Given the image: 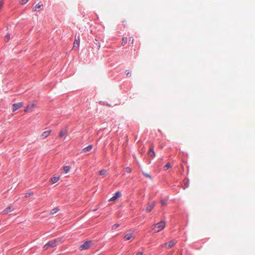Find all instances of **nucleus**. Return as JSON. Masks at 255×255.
Wrapping results in <instances>:
<instances>
[{"instance_id": "f03ea898", "label": "nucleus", "mask_w": 255, "mask_h": 255, "mask_svg": "<svg viewBox=\"0 0 255 255\" xmlns=\"http://www.w3.org/2000/svg\"><path fill=\"white\" fill-rule=\"evenodd\" d=\"M57 245V242L56 240H54L52 241H49L48 243H47L44 246L43 248L45 250H48L49 248L55 247Z\"/></svg>"}, {"instance_id": "393cba45", "label": "nucleus", "mask_w": 255, "mask_h": 255, "mask_svg": "<svg viewBox=\"0 0 255 255\" xmlns=\"http://www.w3.org/2000/svg\"><path fill=\"white\" fill-rule=\"evenodd\" d=\"M33 194V192H29V193H26L25 194V197L26 198H27V197H29V196L32 195Z\"/></svg>"}, {"instance_id": "7c9ffc66", "label": "nucleus", "mask_w": 255, "mask_h": 255, "mask_svg": "<svg viewBox=\"0 0 255 255\" xmlns=\"http://www.w3.org/2000/svg\"><path fill=\"white\" fill-rule=\"evenodd\" d=\"M143 174H144V175L145 177H147V178H149V179H151V176H150L149 174H148V173H143Z\"/></svg>"}, {"instance_id": "c85d7f7f", "label": "nucleus", "mask_w": 255, "mask_h": 255, "mask_svg": "<svg viewBox=\"0 0 255 255\" xmlns=\"http://www.w3.org/2000/svg\"><path fill=\"white\" fill-rule=\"evenodd\" d=\"M129 42H130L131 44H133L134 42V38L132 37H129Z\"/></svg>"}, {"instance_id": "a211bd4d", "label": "nucleus", "mask_w": 255, "mask_h": 255, "mask_svg": "<svg viewBox=\"0 0 255 255\" xmlns=\"http://www.w3.org/2000/svg\"><path fill=\"white\" fill-rule=\"evenodd\" d=\"M71 169V167L70 166H65L63 167V170L65 173H68Z\"/></svg>"}, {"instance_id": "473e14b6", "label": "nucleus", "mask_w": 255, "mask_h": 255, "mask_svg": "<svg viewBox=\"0 0 255 255\" xmlns=\"http://www.w3.org/2000/svg\"><path fill=\"white\" fill-rule=\"evenodd\" d=\"M136 255H143V254L142 252H138Z\"/></svg>"}, {"instance_id": "f257e3e1", "label": "nucleus", "mask_w": 255, "mask_h": 255, "mask_svg": "<svg viewBox=\"0 0 255 255\" xmlns=\"http://www.w3.org/2000/svg\"><path fill=\"white\" fill-rule=\"evenodd\" d=\"M165 227V222L162 221L152 226V230L154 233H157L162 231Z\"/></svg>"}, {"instance_id": "5701e85b", "label": "nucleus", "mask_w": 255, "mask_h": 255, "mask_svg": "<svg viewBox=\"0 0 255 255\" xmlns=\"http://www.w3.org/2000/svg\"><path fill=\"white\" fill-rule=\"evenodd\" d=\"M125 171L127 173H130L131 172V169L129 167H127L125 169Z\"/></svg>"}, {"instance_id": "72a5a7b5", "label": "nucleus", "mask_w": 255, "mask_h": 255, "mask_svg": "<svg viewBox=\"0 0 255 255\" xmlns=\"http://www.w3.org/2000/svg\"><path fill=\"white\" fill-rule=\"evenodd\" d=\"M97 46H98V49H99V48H100V43H98Z\"/></svg>"}, {"instance_id": "dca6fc26", "label": "nucleus", "mask_w": 255, "mask_h": 255, "mask_svg": "<svg viewBox=\"0 0 255 255\" xmlns=\"http://www.w3.org/2000/svg\"><path fill=\"white\" fill-rule=\"evenodd\" d=\"M93 147V146L92 145H88V146L85 147L83 149V151L84 152V153H86L88 151H89L90 150H91L92 149Z\"/></svg>"}, {"instance_id": "f704fd0d", "label": "nucleus", "mask_w": 255, "mask_h": 255, "mask_svg": "<svg viewBox=\"0 0 255 255\" xmlns=\"http://www.w3.org/2000/svg\"><path fill=\"white\" fill-rule=\"evenodd\" d=\"M188 185H188V183H186V184H185L186 187H188Z\"/></svg>"}, {"instance_id": "9d476101", "label": "nucleus", "mask_w": 255, "mask_h": 255, "mask_svg": "<svg viewBox=\"0 0 255 255\" xmlns=\"http://www.w3.org/2000/svg\"><path fill=\"white\" fill-rule=\"evenodd\" d=\"M121 193L119 192V191H118L117 192L115 195L114 196H113L112 198H111L109 200L110 201H115L118 198H119L121 196Z\"/></svg>"}, {"instance_id": "39448f33", "label": "nucleus", "mask_w": 255, "mask_h": 255, "mask_svg": "<svg viewBox=\"0 0 255 255\" xmlns=\"http://www.w3.org/2000/svg\"><path fill=\"white\" fill-rule=\"evenodd\" d=\"M176 243V241L173 240L172 241H171L169 243H165L164 245H162V247H165V248L169 249L172 247Z\"/></svg>"}, {"instance_id": "4be33fe9", "label": "nucleus", "mask_w": 255, "mask_h": 255, "mask_svg": "<svg viewBox=\"0 0 255 255\" xmlns=\"http://www.w3.org/2000/svg\"><path fill=\"white\" fill-rule=\"evenodd\" d=\"M170 167H171V165L169 163H168L164 166V170H166Z\"/></svg>"}, {"instance_id": "2f4dec72", "label": "nucleus", "mask_w": 255, "mask_h": 255, "mask_svg": "<svg viewBox=\"0 0 255 255\" xmlns=\"http://www.w3.org/2000/svg\"><path fill=\"white\" fill-rule=\"evenodd\" d=\"M3 4V2L2 1H0V9L1 8Z\"/></svg>"}, {"instance_id": "ddd939ff", "label": "nucleus", "mask_w": 255, "mask_h": 255, "mask_svg": "<svg viewBox=\"0 0 255 255\" xmlns=\"http://www.w3.org/2000/svg\"><path fill=\"white\" fill-rule=\"evenodd\" d=\"M43 6V4L40 2L38 3L36 6L33 8V11H38L41 9Z\"/></svg>"}, {"instance_id": "2eb2a0df", "label": "nucleus", "mask_w": 255, "mask_h": 255, "mask_svg": "<svg viewBox=\"0 0 255 255\" xmlns=\"http://www.w3.org/2000/svg\"><path fill=\"white\" fill-rule=\"evenodd\" d=\"M133 237V235L131 233H128L126 234L124 237V239L126 241H128Z\"/></svg>"}, {"instance_id": "412c9836", "label": "nucleus", "mask_w": 255, "mask_h": 255, "mask_svg": "<svg viewBox=\"0 0 255 255\" xmlns=\"http://www.w3.org/2000/svg\"><path fill=\"white\" fill-rule=\"evenodd\" d=\"M127 42V38L126 37H124L122 39V45H125Z\"/></svg>"}, {"instance_id": "0eeeda50", "label": "nucleus", "mask_w": 255, "mask_h": 255, "mask_svg": "<svg viewBox=\"0 0 255 255\" xmlns=\"http://www.w3.org/2000/svg\"><path fill=\"white\" fill-rule=\"evenodd\" d=\"M35 107V104L34 103L29 104L27 105L26 108L24 110V112H32L33 109Z\"/></svg>"}, {"instance_id": "423d86ee", "label": "nucleus", "mask_w": 255, "mask_h": 255, "mask_svg": "<svg viewBox=\"0 0 255 255\" xmlns=\"http://www.w3.org/2000/svg\"><path fill=\"white\" fill-rule=\"evenodd\" d=\"M155 203L154 202H152L150 203H148L147 204V206L146 207V211L147 212H150L155 206Z\"/></svg>"}, {"instance_id": "bb28decb", "label": "nucleus", "mask_w": 255, "mask_h": 255, "mask_svg": "<svg viewBox=\"0 0 255 255\" xmlns=\"http://www.w3.org/2000/svg\"><path fill=\"white\" fill-rule=\"evenodd\" d=\"M10 39V34H7L4 37L5 41H7Z\"/></svg>"}, {"instance_id": "f8f14e48", "label": "nucleus", "mask_w": 255, "mask_h": 255, "mask_svg": "<svg viewBox=\"0 0 255 255\" xmlns=\"http://www.w3.org/2000/svg\"><path fill=\"white\" fill-rule=\"evenodd\" d=\"M13 210L14 208H13L11 206H8L2 211V213L5 215L8 213L9 212L13 211Z\"/></svg>"}, {"instance_id": "6e6552de", "label": "nucleus", "mask_w": 255, "mask_h": 255, "mask_svg": "<svg viewBox=\"0 0 255 255\" xmlns=\"http://www.w3.org/2000/svg\"><path fill=\"white\" fill-rule=\"evenodd\" d=\"M51 132V130H48L45 131L41 134L40 137L42 139H45L50 135Z\"/></svg>"}, {"instance_id": "6ab92c4d", "label": "nucleus", "mask_w": 255, "mask_h": 255, "mask_svg": "<svg viewBox=\"0 0 255 255\" xmlns=\"http://www.w3.org/2000/svg\"><path fill=\"white\" fill-rule=\"evenodd\" d=\"M59 210V208H58V207L55 208L51 210V211L50 212V214L52 215L56 214Z\"/></svg>"}, {"instance_id": "f3484780", "label": "nucleus", "mask_w": 255, "mask_h": 255, "mask_svg": "<svg viewBox=\"0 0 255 255\" xmlns=\"http://www.w3.org/2000/svg\"><path fill=\"white\" fill-rule=\"evenodd\" d=\"M59 179H60L59 176H54V177H52L50 179V180H51V182H52L53 183H55L57 182L59 180Z\"/></svg>"}, {"instance_id": "a878e982", "label": "nucleus", "mask_w": 255, "mask_h": 255, "mask_svg": "<svg viewBox=\"0 0 255 255\" xmlns=\"http://www.w3.org/2000/svg\"><path fill=\"white\" fill-rule=\"evenodd\" d=\"M126 73L128 77H130L131 75V72L129 70H126Z\"/></svg>"}, {"instance_id": "9b49d317", "label": "nucleus", "mask_w": 255, "mask_h": 255, "mask_svg": "<svg viewBox=\"0 0 255 255\" xmlns=\"http://www.w3.org/2000/svg\"><path fill=\"white\" fill-rule=\"evenodd\" d=\"M80 44V37L79 36L77 37V38H75L74 44H73V48H77Z\"/></svg>"}, {"instance_id": "cd10ccee", "label": "nucleus", "mask_w": 255, "mask_h": 255, "mask_svg": "<svg viewBox=\"0 0 255 255\" xmlns=\"http://www.w3.org/2000/svg\"><path fill=\"white\" fill-rule=\"evenodd\" d=\"M29 0H21L20 1V3L21 4H25L27 2V1H28Z\"/></svg>"}, {"instance_id": "20e7f679", "label": "nucleus", "mask_w": 255, "mask_h": 255, "mask_svg": "<svg viewBox=\"0 0 255 255\" xmlns=\"http://www.w3.org/2000/svg\"><path fill=\"white\" fill-rule=\"evenodd\" d=\"M23 106V103L19 102L18 103L13 104L12 106V112H15L18 109H20Z\"/></svg>"}, {"instance_id": "aec40b11", "label": "nucleus", "mask_w": 255, "mask_h": 255, "mask_svg": "<svg viewBox=\"0 0 255 255\" xmlns=\"http://www.w3.org/2000/svg\"><path fill=\"white\" fill-rule=\"evenodd\" d=\"M107 171L105 169H102L99 172V174L102 176L106 175L107 174Z\"/></svg>"}, {"instance_id": "b1692460", "label": "nucleus", "mask_w": 255, "mask_h": 255, "mask_svg": "<svg viewBox=\"0 0 255 255\" xmlns=\"http://www.w3.org/2000/svg\"><path fill=\"white\" fill-rule=\"evenodd\" d=\"M160 202L162 206H165L166 205L167 201L165 199H162Z\"/></svg>"}, {"instance_id": "c756f323", "label": "nucleus", "mask_w": 255, "mask_h": 255, "mask_svg": "<svg viewBox=\"0 0 255 255\" xmlns=\"http://www.w3.org/2000/svg\"><path fill=\"white\" fill-rule=\"evenodd\" d=\"M119 226V224H114L113 226H112V229H116L117 227H118Z\"/></svg>"}, {"instance_id": "4468645a", "label": "nucleus", "mask_w": 255, "mask_h": 255, "mask_svg": "<svg viewBox=\"0 0 255 255\" xmlns=\"http://www.w3.org/2000/svg\"><path fill=\"white\" fill-rule=\"evenodd\" d=\"M148 155L150 157H154L155 156V153L154 151L153 148L151 147L148 151Z\"/></svg>"}, {"instance_id": "7ed1b4c3", "label": "nucleus", "mask_w": 255, "mask_h": 255, "mask_svg": "<svg viewBox=\"0 0 255 255\" xmlns=\"http://www.w3.org/2000/svg\"><path fill=\"white\" fill-rule=\"evenodd\" d=\"M92 245V241H89L85 242L83 244L81 245L79 247V249L81 251L83 250H87L88 249L90 246Z\"/></svg>"}, {"instance_id": "1a4fd4ad", "label": "nucleus", "mask_w": 255, "mask_h": 255, "mask_svg": "<svg viewBox=\"0 0 255 255\" xmlns=\"http://www.w3.org/2000/svg\"><path fill=\"white\" fill-rule=\"evenodd\" d=\"M67 133V129L66 128H63L60 130L59 134V136L60 138H62L63 137L66 136Z\"/></svg>"}]
</instances>
